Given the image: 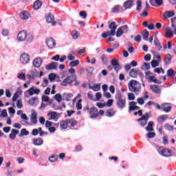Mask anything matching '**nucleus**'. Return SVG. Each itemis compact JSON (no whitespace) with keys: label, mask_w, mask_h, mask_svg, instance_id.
I'll list each match as a JSON object with an SVG mask.
<instances>
[{"label":"nucleus","mask_w":176,"mask_h":176,"mask_svg":"<svg viewBox=\"0 0 176 176\" xmlns=\"http://www.w3.org/2000/svg\"><path fill=\"white\" fill-rule=\"evenodd\" d=\"M128 87L129 91H132V93L141 91V83L135 80H131L128 83Z\"/></svg>","instance_id":"obj_1"},{"label":"nucleus","mask_w":176,"mask_h":176,"mask_svg":"<svg viewBox=\"0 0 176 176\" xmlns=\"http://www.w3.org/2000/svg\"><path fill=\"white\" fill-rule=\"evenodd\" d=\"M128 99L133 101V100H135V96L133 93H129L128 94Z\"/></svg>","instance_id":"obj_55"},{"label":"nucleus","mask_w":176,"mask_h":176,"mask_svg":"<svg viewBox=\"0 0 176 176\" xmlns=\"http://www.w3.org/2000/svg\"><path fill=\"white\" fill-rule=\"evenodd\" d=\"M46 20L47 23H52V25H56V22H53L54 21V15L53 14L49 13L47 15Z\"/></svg>","instance_id":"obj_20"},{"label":"nucleus","mask_w":176,"mask_h":176,"mask_svg":"<svg viewBox=\"0 0 176 176\" xmlns=\"http://www.w3.org/2000/svg\"><path fill=\"white\" fill-rule=\"evenodd\" d=\"M49 79L51 82H53L56 80V74L52 73L49 75Z\"/></svg>","instance_id":"obj_58"},{"label":"nucleus","mask_w":176,"mask_h":176,"mask_svg":"<svg viewBox=\"0 0 176 176\" xmlns=\"http://www.w3.org/2000/svg\"><path fill=\"white\" fill-rule=\"evenodd\" d=\"M20 62L21 64H28L30 62V55L27 53H23L20 56Z\"/></svg>","instance_id":"obj_9"},{"label":"nucleus","mask_w":176,"mask_h":176,"mask_svg":"<svg viewBox=\"0 0 176 176\" xmlns=\"http://www.w3.org/2000/svg\"><path fill=\"white\" fill-rule=\"evenodd\" d=\"M154 72L155 74H160L162 72V74H164V71L163 70V68H159L157 67L154 69Z\"/></svg>","instance_id":"obj_51"},{"label":"nucleus","mask_w":176,"mask_h":176,"mask_svg":"<svg viewBox=\"0 0 176 176\" xmlns=\"http://www.w3.org/2000/svg\"><path fill=\"white\" fill-rule=\"evenodd\" d=\"M159 153L162 156H164L165 157H170L171 156V151L167 148H162L159 149Z\"/></svg>","instance_id":"obj_13"},{"label":"nucleus","mask_w":176,"mask_h":176,"mask_svg":"<svg viewBox=\"0 0 176 176\" xmlns=\"http://www.w3.org/2000/svg\"><path fill=\"white\" fill-rule=\"evenodd\" d=\"M141 120L148 122L149 120V113H146L144 116H142L141 118L138 119V122H141Z\"/></svg>","instance_id":"obj_31"},{"label":"nucleus","mask_w":176,"mask_h":176,"mask_svg":"<svg viewBox=\"0 0 176 176\" xmlns=\"http://www.w3.org/2000/svg\"><path fill=\"white\" fill-rule=\"evenodd\" d=\"M38 122L39 123H41V124H45V122H46V120L43 116H41L38 118Z\"/></svg>","instance_id":"obj_63"},{"label":"nucleus","mask_w":176,"mask_h":176,"mask_svg":"<svg viewBox=\"0 0 176 176\" xmlns=\"http://www.w3.org/2000/svg\"><path fill=\"white\" fill-rule=\"evenodd\" d=\"M117 107L120 109H123L126 107V100L123 99V96L120 94L116 96Z\"/></svg>","instance_id":"obj_4"},{"label":"nucleus","mask_w":176,"mask_h":176,"mask_svg":"<svg viewBox=\"0 0 176 176\" xmlns=\"http://www.w3.org/2000/svg\"><path fill=\"white\" fill-rule=\"evenodd\" d=\"M83 111L85 112L87 111L92 119L98 116V110H97V108L96 107L89 109V107H86L83 109Z\"/></svg>","instance_id":"obj_6"},{"label":"nucleus","mask_w":176,"mask_h":176,"mask_svg":"<svg viewBox=\"0 0 176 176\" xmlns=\"http://www.w3.org/2000/svg\"><path fill=\"white\" fill-rule=\"evenodd\" d=\"M142 35L144 41H148V38H149V32H148V30H143Z\"/></svg>","instance_id":"obj_32"},{"label":"nucleus","mask_w":176,"mask_h":176,"mask_svg":"<svg viewBox=\"0 0 176 176\" xmlns=\"http://www.w3.org/2000/svg\"><path fill=\"white\" fill-rule=\"evenodd\" d=\"M42 63H43V60L41 57L35 58L32 61V65L34 68H41V65H42Z\"/></svg>","instance_id":"obj_10"},{"label":"nucleus","mask_w":176,"mask_h":176,"mask_svg":"<svg viewBox=\"0 0 176 176\" xmlns=\"http://www.w3.org/2000/svg\"><path fill=\"white\" fill-rule=\"evenodd\" d=\"M106 115L107 116H108V118H111V116H113V115H115V111H113V109H108L106 111Z\"/></svg>","instance_id":"obj_40"},{"label":"nucleus","mask_w":176,"mask_h":176,"mask_svg":"<svg viewBox=\"0 0 176 176\" xmlns=\"http://www.w3.org/2000/svg\"><path fill=\"white\" fill-rule=\"evenodd\" d=\"M120 28L122 30L124 34H127V32H129V25H127L120 26Z\"/></svg>","instance_id":"obj_42"},{"label":"nucleus","mask_w":176,"mask_h":176,"mask_svg":"<svg viewBox=\"0 0 176 176\" xmlns=\"http://www.w3.org/2000/svg\"><path fill=\"white\" fill-rule=\"evenodd\" d=\"M41 6H42V2H41L39 0H37L33 4V9L38 10L41 9Z\"/></svg>","instance_id":"obj_28"},{"label":"nucleus","mask_w":176,"mask_h":176,"mask_svg":"<svg viewBox=\"0 0 176 176\" xmlns=\"http://www.w3.org/2000/svg\"><path fill=\"white\" fill-rule=\"evenodd\" d=\"M38 75H39V72H38L36 69H34L29 72L28 74V79H30V80H32V79H35V78H36V76H38Z\"/></svg>","instance_id":"obj_15"},{"label":"nucleus","mask_w":176,"mask_h":176,"mask_svg":"<svg viewBox=\"0 0 176 176\" xmlns=\"http://www.w3.org/2000/svg\"><path fill=\"white\" fill-rule=\"evenodd\" d=\"M17 134H19V131H17L15 129H12L9 135V138H10V140H14V138H16V136L17 135Z\"/></svg>","instance_id":"obj_26"},{"label":"nucleus","mask_w":176,"mask_h":176,"mask_svg":"<svg viewBox=\"0 0 176 176\" xmlns=\"http://www.w3.org/2000/svg\"><path fill=\"white\" fill-rule=\"evenodd\" d=\"M36 100H38V96L32 97V98L28 100V104H29V105H31L32 107H33V105H35V101H36Z\"/></svg>","instance_id":"obj_33"},{"label":"nucleus","mask_w":176,"mask_h":176,"mask_svg":"<svg viewBox=\"0 0 176 176\" xmlns=\"http://www.w3.org/2000/svg\"><path fill=\"white\" fill-rule=\"evenodd\" d=\"M123 34H124V33L123 32V31L122 30V29L120 28H119L116 32L117 38H120V36H122V35H123Z\"/></svg>","instance_id":"obj_44"},{"label":"nucleus","mask_w":176,"mask_h":176,"mask_svg":"<svg viewBox=\"0 0 176 176\" xmlns=\"http://www.w3.org/2000/svg\"><path fill=\"white\" fill-rule=\"evenodd\" d=\"M155 3L158 6L163 5V0H150L151 5L153 6V3Z\"/></svg>","instance_id":"obj_38"},{"label":"nucleus","mask_w":176,"mask_h":176,"mask_svg":"<svg viewBox=\"0 0 176 176\" xmlns=\"http://www.w3.org/2000/svg\"><path fill=\"white\" fill-rule=\"evenodd\" d=\"M30 121L33 124H36L38 123V113H36V111H32Z\"/></svg>","instance_id":"obj_16"},{"label":"nucleus","mask_w":176,"mask_h":176,"mask_svg":"<svg viewBox=\"0 0 176 176\" xmlns=\"http://www.w3.org/2000/svg\"><path fill=\"white\" fill-rule=\"evenodd\" d=\"M175 14L174 13V11H166L163 14V18L164 20L173 17Z\"/></svg>","instance_id":"obj_24"},{"label":"nucleus","mask_w":176,"mask_h":176,"mask_svg":"<svg viewBox=\"0 0 176 176\" xmlns=\"http://www.w3.org/2000/svg\"><path fill=\"white\" fill-rule=\"evenodd\" d=\"M137 102L139 105H144V104H145V100L142 98H138Z\"/></svg>","instance_id":"obj_54"},{"label":"nucleus","mask_w":176,"mask_h":176,"mask_svg":"<svg viewBox=\"0 0 176 176\" xmlns=\"http://www.w3.org/2000/svg\"><path fill=\"white\" fill-rule=\"evenodd\" d=\"M129 76L133 78H137V76H140V79H142V78H144V74L140 72L138 68H133L129 72Z\"/></svg>","instance_id":"obj_7"},{"label":"nucleus","mask_w":176,"mask_h":176,"mask_svg":"<svg viewBox=\"0 0 176 176\" xmlns=\"http://www.w3.org/2000/svg\"><path fill=\"white\" fill-rule=\"evenodd\" d=\"M46 45L50 49H54L56 47V41L53 38H48L46 39Z\"/></svg>","instance_id":"obj_14"},{"label":"nucleus","mask_w":176,"mask_h":176,"mask_svg":"<svg viewBox=\"0 0 176 176\" xmlns=\"http://www.w3.org/2000/svg\"><path fill=\"white\" fill-rule=\"evenodd\" d=\"M151 72H146V77L150 82H153V83H160L159 82V80L157 78H155V76H151Z\"/></svg>","instance_id":"obj_18"},{"label":"nucleus","mask_w":176,"mask_h":176,"mask_svg":"<svg viewBox=\"0 0 176 176\" xmlns=\"http://www.w3.org/2000/svg\"><path fill=\"white\" fill-rule=\"evenodd\" d=\"M17 39L20 42H24V41L31 42L32 41H33L34 36L31 34H27V32L25 30H23L18 34Z\"/></svg>","instance_id":"obj_2"},{"label":"nucleus","mask_w":176,"mask_h":176,"mask_svg":"<svg viewBox=\"0 0 176 176\" xmlns=\"http://www.w3.org/2000/svg\"><path fill=\"white\" fill-rule=\"evenodd\" d=\"M153 124H154L153 122H151V121H150V122L148 123L147 126L146 127V130L147 131H153Z\"/></svg>","instance_id":"obj_37"},{"label":"nucleus","mask_w":176,"mask_h":176,"mask_svg":"<svg viewBox=\"0 0 176 176\" xmlns=\"http://www.w3.org/2000/svg\"><path fill=\"white\" fill-rule=\"evenodd\" d=\"M89 89H91L94 91H98L101 89V84H95L93 87H89Z\"/></svg>","instance_id":"obj_35"},{"label":"nucleus","mask_w":176,"mask_h":176,"mask_svg":"<svg viewBox=\"0 0 176 176\" xmlns=\"http://www.w3.org/2000/svg\"><path fill=\"white\" fill-rule=\"evenodd\" d=\"M100 59L102 60L104 64H107V63H108V58H107V56H105L104 54L101 55Z\"/></svg>","instance_id":"obj_50"},{"label":"nucleus","mask_w":176,"mask_h":176,"mask_svg":"<svg viewBox=\"0 0 176 176\" xmlns=\"http://www.w3.org/2000/svg\"><path fill=\"white\" fill-rule=\"evenodd\" d=\"M141 68L143 71H148V69H149V68H151V65H149V63H144L142 65Z\"/></svg>","instance_id":"obj_39"},{"label":"nucleus","mask_w":176,"mask_h":176,"mask_svg":"<svg viewBox=\"0 0 176 176\" xmlns=\"http://www.w3.org/2000/svg\"><path fill=\"white\" fill-rule=\"evenodd\" d=\"M174 36V32L173 31V29H171L169 27H166L165 28V36L166 38H172V36Z\"/></svg>","instance_id":"obj_17"},{"label":"nucleus","mask_w":176,"mask_h":176,"mask_svg":"<svg viewBox=\"0 0 176 176\" xmlns=\"http://www.w3.org/2000/svg\"><path fill=\"white\" fill-rule=\"evenodd\" d=\"M69 125V119H67L65 121H61L60 124V129H62L63 130H65V129H67Z\"/></svg>","instance_id":"obj_25"},{"label":"nucleus","mask_w":176,"mask_h":176,"mask_svg":"<svg viewBox=\"0 0 176 176\" xmlns=\"http://www.w3.org/2000/svg\"><path fill=\"white\" fill-rule=\"evenodd\" d=\"M168 118V116L167 115H162L157 118V122L159 123H163Z\"/></svg>","instance_id":"obj_30"},{"label":"nucleus","mask_w":176,"mask_h":176,"mask_svg":"<svg viewBox=\"0 0 176 176\" xmlns=\"http://www.w3.org/2000/svg\"><path fill=\"white\" fill-rule=\"evenodd\" d=\"M47 116L48 117V120H53L54 122H57L58 120V114L56 111H49Z\"/></svg>","instance_id":"obj_8"},{"label":"nucleus","mask_w":176,"mask_h":176,"mask_svg":"<svg viewBox=\"0 0 176 176\" xmlns=\"http://www.w3.org/2000/svg\"><path fill=\"white\" fill-rule=\"evenodd\" d=\"M113 104V99H109V100L107 101L106 105H107V107H112V104Z\"/></svg>","instance_id":"obj_64"},{"label":"nucleus","mask_w":176,"mask_h":176,"mask_svg":"<svg viewBox=\"0 0 176 176\" xmlns=\"http://www.w3.org/2000/svg\"><path fill=\"white\" fill-rule=\"evenodd\" d=\"M39 93H41V90L39 89L36 88V87H32L24 92V96L26 98H30L32 96H38Z\"/></svg>","instance_id":"obj_3"},{"label":"nucleus","mask_w":176,"mask_h":176,"mask_svg":"<svg viewBox=\"0 0 176 176\" xmlns=\"http://www.w3.org/2000/svg\"><path fill=\"white\" fill-rule=\"evenodd\" d=\"M76 108L78 110L82 109V99H79V100L76 103Z\"/></svg>","instance_id":"obj_49"},{"label":"nucleus","mask_w":176,"mask_h":176,"mask_svg":"<svg viewBox=\"0 0 176 176\" xmlns=\"http://www.w3.org/2000/svg\"><path fill=\"white\" fill-rule=\"evenodd\" d=\"M171 60H172L171 54H166L164 58L165 65H168V64H170Z\"/></svg>","instance_id":"obj_27"},{"label":"nucleus","mask_w":176,"mask_h":176,"mask_svg":"<svg viewBox=\"0 0 176 176\" xmlns=\"http://www.w3.org/2000/svg\"><path fill=\"white\" fill-rule=\"evenodd\" d=\"M3 36H9V30L8 29H4L1 32Z\"/></svg>","instance_id":"obj_57"},{"label":"nucleus","mask_w":176,"mask_h":176,"mask_svg":"<svg viewBox=\"0 0 176 176\" xmlns=\"http://www.w3.org/2000/svg\"><path fill=\"white\" fill-rule=\"evenodd\" d=\"M72 36L73 39H78V38H79L80 35L79 34V32L76 30H73L72 32Z\"/></svg>","instance_id":"obj_41"},{"label":"nucleus","mask_w":176,"mask_h":176,"mask_svg":"<svg viewBox=\"0 0 176 176\" xmlns=\"http://www.w3.org/2000/svg\"><path fill=\"white\" fill-rule=\"evenodd\" d=\"M137 8H136V10H138V12H141V0H138L137 1Z\"/></svg>","instance_id":"obj_56"},{"label":"nucleus","mask_w":176,"mask_h":176,"mask_svg":"<svg viewBox=\"0 0 176 176\" xmlns=\"http://www.w3.org/2000/svg\"><path fill=\"white\" fill-rule=\"evenodd\" d=\"M8 116V112L6 111V109H4L1 111L0 118H6Z\"/></svg>","instance_id":"obj_59"},{"label":"nucleus","mask_w":176,"mask_h":176,"mask_svg":"<svg viewBox=\"0 0 176 176\" xmlns=\"http://www.w3.org/2000/svg\"><path fill=\"white\" fill-rule=\"evenodd\" d=\"M167 75L170 77V76H175V72L174 71V69H173V68L169 69L167 71Z\"/></svg>","instance_id":"obj_45"},{"label":"nucleus","mask_w":176,"mask_h":176,"mask_svg":"<svg viewBox=\"0 0 176 176\" xmlns=\"http://www.w3.org/2000/svg\"><path fill=\"white\" fill-rule=\"evenodd\" d=\"M30 12L28 11H23L20 14V18L22 20H28L30 19Z\"/></svg>","instance_id":"obj_23"},{"label":"nucleus","mask_w":176,"mask_h":176,"mask_svg":"<svg viewBox=\"0 0 176 176\" xmlns=\"http://www.w3.org/2000/svg\"><path fill=\"white\" fill-rule=\"evenodd\" d=\"M159 65V62L156 60H153L151 61V67H153V68H156V67H157Z\"/></svg>","instance_id":"obj_53"},{"label":"nucleus","mask_w":176,"mask_h":176,"mask_svg":"<svg viewBox=\"0 0 176 176\" xmlns=\"http://www.w3.org/2000/svg\"><path fill=\"white\" fill-rule=\"evenodd\" d=\"M57 159H58V155H54L50 157L49 160L51 162V163H53L56 161H57Z\"/></svg>","instance_id":"obj_48"},{"label":"nucleus","mask_w":176,"mask_h":176,"mask_svg":"<svg viewBox=\"0 0 176 176\" xmlns=\"http://www.w3.org/2000/svg\"><path fill=\"white\" fill-rule=\"evenodd\" d=\"M111 65L113 67H115V71L116 72H118V71L120 69V65H119V63H118V60L113 59L111 62Z\"/></svg>","instance_id":"obj_22"},{"label":"nucleus","mask_w":176,"mask_h":176,"mask_svg":"<svg viewBox=\"0 0 176 176\" xmlns=\"http://www.w3.org/2000/svg\"><path fill=\"white\" fill-rule=\"evenodd\" d=\"M16 107L19 109H21V108H23V102L21 100H17Z\"/></svg>","instance_id":"obj_62"},{"label":"nucleus","mask_w":176,"mask_h":176,"mask_svg":"<svg viewBox=\"0 0 176 176\" xmlns=\"http://www.w3.org/2000/svg\"><path fill=\"white\" fill-rule=\"evenodd\" d=\"M107 36H113L112 34L109 32V31L104 32L102 34V38H107Z\"/></svg>","instance_id":"obj_52"},{"label":"nucleus","mask_w":176,"mask_h":176,"mask_svg":"<svg viewBox=\"0 0 176 176\" xmlns=\"http://www.w3.org/2000/svg\"><path fill=\"white\" fill-rule=\"evenodd\" d=\"M28 134H30V132H28L27 129H22L19 137H23V135H28Z\"/></svg>","instance_id":"obj_47"},{"label":"nucleus","mask_w":176,"mask_h":176,"mask_svg":"<svg viewBox=\"0 0 176 176\" xmlns=\"http://www.w3.org/2000/svg\"><path fill=\"white\" fill-rule=\"evenodd\" d=\"M58 65V63L56 62H52L45 66V69L47 71L50 69H57V66Z\"/></svg>","instance_id":"obj_19"},{"label":"nucleus","mask_w":176,"mask_h":176,"mask_svg":"<svg viewBox=\"0 0 176 176\" xmlns=\"http://www.w3.org/2000/svg\"><path fill=\"white\" fill-rule=\"evenodd\" d=\"M78 79V77L75 75L67 76L64 80L60 82L61 86H68V85L75 82Z\"/></svg>","instance_id":"obj_5"},{"label":"nucleus","mask_w":176,"mask_h":176,"mask_svg":"<svg viewBox=\"0 0 176 176\" xmlns=\"http://www.w3.org/2000/svg\"><path fill=\"white\" fill-rule=\"evenodd\" d=\"M69 124H70V127H75V125L77 124L78 122H76V120L75 119L72 118L69 119Z\"/></svg>","instance_id":"obj_46"},{"label":"nucleus","mask_w":176,"mask_h":176,"mask_svg":"<svg viewBox=\"0 0 176 176\" xmlns=\"http://www.w3.org/2000/svg\"><path fill=\"white\" fill-rule=\"evenodd\" d=\"M150 89L155 94H160L162 93V87L157 85H152L150 86Z\"/></svg>","instance_id":"obj_11"},{"label":"nucleus","mask_w":176,"mask_h":176,"mask_svg":"<svg viewBox=\"0 0 176 176\" xmlns=\"http://www.w3.org/2000/svg\"><path fill=\"white\" fill-rule=\"evenodd\" d=\"M55 100L60 102L62 100L61 95L60 94H57L55 95Z\"/></svg>","instance_id":"obj_61"},{"label":"nucleus","mask_w":176,"mask_h":176,"mask_svg":"<svg viewBox=\"0 0 176 176\" xmlns=\"http://www.w3.org/2000/svg\"><path fill=\"white\" fill-rule=\"evenodd\" d=\"M33 144L34 145H36V146L42 145L43 144V140H42V138H41L38 139H34Z\"/></svg>","instance_id":"obj_29"},{"label":"nucleus","mask_w":176,"mask_h":176,"mask_svg":"<svg viewBox=\"0 0 176 176\" xmlns=\"http://www.w3.org/2000/svg\"><path fill=\"white\" fill-rule=\"evenodd\" d=\"M154 45L157 47L158 50H162V45H160V42H159V40L157 37H155L154 39Z\"/></svg>","instance_id":"obj_34"},{"label":"nucleus","mask_w":176,"mask_h":176,"mask_svg":"<svg viewBox=\"0 0 176 176\" xmlns=\"http://www.w3.org/2000/svg\"><path fill=\"white\" fill-rule=\"evenodd\" d=\"M79 65V60H72L69 63V66L70 67H78Z\"/></svg>","instance_id":"obj_43"},{"label":"nucleus","mask_w":176,"mask_h":176,"mask_svg":"<svg viewBox=\"0 0 176 176\" xmlns=\"http://www.w3.org/2000/svg\"><path fill=\"white\" fill-rule=\"evenodd\" d=\"M109 28L111 30L109 31L110 35L115 36V35H116V28H118V26L116 25V23L111 22L109 25Z\"/></svg>","instance_id":"obj_12"},{"label":"nucleus","mask_w":176,"mask_h":176,"mask_svg":"<svg viewBox=\"0 0 176 176\" xmlns=\"http://www.w3.org/2000/svg\"><path fill=\"white\" fill-rule=\"evenodd\" d=\"M155 135L156 134L153 132H150L146 134V137H148V138H155Z\"/></svg>","instance_id":"obj_60"},{"label":"nucleus","mask_w":176,"mask_h":176,"mask_svg":"<svg viewBox=\"0 0 176 176\" xmlns=\"http://www.w3.org/2000/svg\"><path fill=\"white\" fill-rule=\"evenodd\" d=\"M162 109L164 112H170L171 111V104L170 103H164L162 104Z\"/></svg>","instance_id":"obj_21"},{"label":"nucleus","mask_w":176,"mask_h":176,"mask_svg":"<svg viewBox=\"0 0 176 176\" xmlns=\"http://www.w3.org/2000/svg\"><path fill=\"white\" fill-rule=\"evenodd\" d=\"M133 1L129 0L127 1L126 2H125L124 3V6L125 8V9H130V8H131V6H133Z\"/></svg>","instance_id":"obj_36"}]
</instances>
